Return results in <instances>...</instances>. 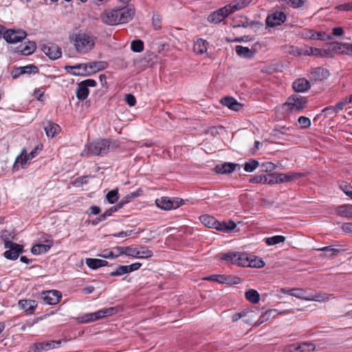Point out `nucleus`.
<instances>
[{
  "mask_svg": "<svg viewBox=\"0 0 352 352\" xmlns=\"http://www.w3.org/2000/svg\"><path fill=\"white\" fill-rule=\"evenodd\" d=\"M29 160H28L27 151L25 148H23L21 151L20 155H19L15 160L14 167L17 168L19 166H21V168H23L25 166V165L26 164L27 162Z\"/></svg>",
  "mask_w": 352,
  "mask_h": 352,
  "instance_id": "obj_35",
  "label": "nucleus"
},
{
  "mask_svg": "<svg viewBox=\"0 0 352 352\" xmlns=\"http://www.w3.org/2000/svg\"><path fill=\"white\" fill-rule=\"evenodd\" d=\"M46 243H47V244L38 243V244H36V245H33L31 248L32 253L33 254L38 255V254H41L43 253H45L47 251H49L50 249L53 245V241L51 240H47V241H46Z\"/></svg>",
  "mask_w": 352,
  "mask_h": 352,
  "instance_id": "obj_21",
  "label": "nucleus"
},
{
  "mask_svg": "<svg viewBox=\"0 0 352 352\" xmlns=\"http://www.w3.org/2000/svg\"><path fill=\"white\" fill-rule=\"evenodd\" d=\"M292 48V51H290V53L295 54L296 52L298 55L304 54L308 56H322L323 52L322 50L315 47H309L303 52H300L297 48L294 49L293 47Z\"/></svg>",
  "mask_w": 352,
  "mask_h": 352,
  "instance_id": "obj_31",
  "label": "nucleus"
},
{
  "mask_svg": "<svg viewBox=\"0 0 352 352\" xmlns=\"http://www.w3.org/2000/svg\"><path fill=\"white\" fill-rule=\"evenodd\" d=\"M300 36L304 39H310L313 36V30L309 29H304L300 32Z\"/></svg>",
  "mask_w": 352,
  "mask_h": 352,
  "instance_id": "obj_63",
  "label": "nucleus"
},
{
  "mask_svg": "<svg viewBox=\"0 0 352 352\" xmlns=\"http://www.w3.org/2000/svg\"><path fill=\"white\" fill-rule=\"evenodd\" d=\"M307 102L306 97L293 94L287 98L284 107L292 112H300L307 107Z\"/></svg>",
  "mask_w": 352,
  "mask_h": 352,
  "instance_id": "obj_4",
  "label": "nucleus"
},
{
  "mask_svg": "<svg viewBox=\"0 0 352 352\" xmlns=\"http://www.w3.org/2000/svg\"><path fill=\"white\" fill-rule=\"evenodd\" d=\"M3 38L8 43L15 44L26 37V32L22 30H8L2 34Z\"/></svg>",
  "mask_w": 352,
  "mask_h": 352,
  "instance_id": "obj_6",
  "label": "nucleus"
},
{
  "mask_svg": "<svg viewBox=\"0 0 352 352\" xmlns=\"http://www.w3.org/2000/svg\"><path fill=\"white\" fill-rule=\"evenodd\" d=\"M124 252V255L129 257L137 258V253H138V248H133L131 246H127L125 247Z\"/></svg>",
  "mask_w": 352,
  "mask_h": 352,
  "instance_id": "obj_53",
  "label": "nucleus"
},
{
  "mask_svg": "<svg viewBox=\"0 0 352 352\" xmlns=\"http://www.w3.org/2000/svg\"><path fill=\"white\" fill-rule=\"evenodd\" d=\"M131 49L135 52H141L144 50V43L141 40L133 41L131 44Z\"/></svg>",
  "mask_w": 352,
  "mask_h": 352,
  "instance_id": "obj_47",
  "label": "nucleus"
},
{
  "mask_svg": "<svg viewBox=\"0 0 352 352\" xmlns=\"http://www.w3.org/2000/svg\"><path fill=\"white\" fill-rule=\"evenodd\" d=\"M110 142L107 139L98 140L90 142L86 145V148L82 151V155H103L109 152Z\"/></svg>",
  "mask_w": 352,
  "mask_h": 352,
  "instance_id": "obj_3",
  "label": "nucleus"
},
{
  "mask_svg": "<svg viewBox=\"0 0 352 352\" xmlns=\"http://www.w3.org/2000/svg\"><path fill=\"white\" fill-rule=\"evenodd\" d=\"M61 343V340H52L42 342H36L31 346V349L28 352H44L50 349H54L56 345Z\"/></svg>",
  "mask_w": 352,
  "mask_h": 352,
  "instance_id": "obj_10",
  "label": "nucleus"
},
{
  "mask_svg": "<svg viewBox=\"0 0 352 352\" xmlns=\"http://www.w3.org/2000/svg\"><path fill=\"white\" fill-rule=\"evenodd\" d=\"M304 346H308L309 349H302V352H311L314 351L316 349L314 344L305 342L298 344H293L287 346L286 348V352H299V349H302Z\"/></svg>",
  "mask_w": 352,
  "mask_h": 352,
  "instance_id": "obj_16",
  "label": "nucleus"
},
{
  "mask_svg": "<svg viewBox=\"0 0 352 352\" xmlns=\"http://www.w3.org/2000/svg\"><path fill=\"white\" fill-rule=\"evenodd\" d=\"M76 51L80 54H86L94 49L96 37L91 32L80 30L69 36Z\"/></svg>",
  "mask_w": 352,
  "mask_h": 352,
  "instance_id": "obj_1",
  "label": "nucleus"
},
{
  "mask_svg": "<svg viewBox=\"0 0 352 352\" xmlns=\"http://www.w3.org/2000/svg\"><path fill=\"white\" fill-rule=\"evenodd\" d=\"M292 87L296 92H305L310 88V82L305 78H298L293 82Z\"/></svg>",
  "mask_w": 352,
  "mask_h": 352,
  "instance_id": "obj_23",
  "label": "nucleus"
},
{
  "mask_svg": "<svg viewBox=\"0 0 352 352\" xmlns=\"http://www.w3.org/2000/svg\"><path fill=\"white\" fill-rule=\"evenodd\" d=\"M86 264L91 269L96 270L99 267L107 265L108 262L105 260L99 258H89L86 259Z\"/></svg>",
  "mask_w": 352,
  "mask_h": 352,
  "instance_id": "obj_33",
  "label": "nucleus"
},
{
  "mask_svg": "<svg viewBox=\"0 0 352 352\" xmlns=\"http://www.w3.org/2000/svg\"><path fill=\"white\" fill-rule=\"evenodd\" d=\"M199 220L201 223L208 228H213L218 230V228L220 226V222L216 220V219L208 214H203L200 216Z\"/></svg>",
  "mask_w": 352,
  "mask_h": 352,
  "instance_id": "obj_22",
  "label": "nucleus"
},
{
  "mask_svg": "<svg viewBox=\"0 0 352 352\" xmlns=\"http://www.w3.org/2000/svg\"><path fill=\"white\" fill-rule=\"evenodd\" d=\"M5 248L8 249L6 250L3 255L10 260H16L18 258L20 254L23 252V246L12 241H6Z\"/></svg>",
  "mask_w": 352,
  "mask_h": 352,
  "instance_id": "obj_7",
  "label": "nucleus"
},
{
  "mask_svg": "<svg viewBox=\"0 0 352 352\" xmlns=\"http://www.w3.org/2000/svg\"><path fill=\"white\" fill-rule=\"evenodd\" d=\"M62 298V294L58 290H49L43 293V300L45 304L47 305H56Z\"/></svg>",
  "mask_w": 352,
  "mask_h": 352,
  "instance_id": "obj_11",
  "label": "nucleus"
},
{
  "mask_svg": "<svg viewBox=\"0 0 352 352\" xmlns=\"http://www.w3.org/2000/svg\"><path fill=\"white\" fill-rule=\"evenodd\" d=\"M118 12L120 23H125L133 19L135 10L133 7L129 6L124 8L118 9Z\"/></svg>",
  "mask_w": 352,
  "mask_h": 352,
  "instance_id": "obj_15",
  "label": "nucleus"
},
{
  "mask_svg": "<svg viewBox=\"0 0 352 352\" xmlns=\"http://www.w3.org/2000/svg\"><path fill=\"white\" fill-rule=\"evenodd\" d=\"M286 15L283 12H275L268 15L266 23L270 27L280 25L285 22Z\"/></svg>",
  "mask_w": 352,
  "mask_h": 352,
  "instance_id": "obj_13",
  "label": "nucleus"
},
{
  "mask_svg": "<svg viewBox=\"0 0 352 352\" xmlns=\"http://www.w3.org/2000/svg\"><path fill=\"white\" fill-rule=\"evenodd\" d=\"M223 106L228 107L230 109L239 111L242 109L243 105L238 102L236 99L232 97H225L221 100Z\"/></svg>",
  "mask_w": 352,
  "mask_h": 352,
  "instance_id": "obj_20",
  "label": "nucleus"
},
{
  "mask_svg": "<svg viewBox=\"0 0 352 352\" xmlns=\"http://www.w3.org/2000/svg\"><path fill=\"white\" fill-rule=\"evenodd\" d=\"M336 8L340 11H352V1L338 5Z\"/></svg>",
  "mask_w": 352,
  "mask_h": 352,
  "instance_id": "obj_59",
  "label": "nucleus"
},
{
  "mask_svg": "<svg viewBox=\"0 0 352 352\" xmlns=\"http://www.w3.org/2000/svg\"><path fill=\"white\" fill-rule=\"evenodd\" d=\"M207 280L214 281L219 283L227 285H238L241 283L240 278L236 276H225V275H212L205 278Z\"/></svg>",
  "mask_w": 352,
  "mask_h": 352,
  "instance_id": "obj_9",
  "label": "nucleus"
},
{
  "mask_svg": "<svg viewBox=\"0 0 352 352\" xmlns=\"http://www.w3.org/2000/svg\"><path fill=\"white\" fill-rule=\"evenodd\" d=\"M106 198L109 204H114L116 203L118 199H119V193L118 190L113 189L110 190L107 195Z\"/></svg>",
  "mask_w": 352,
  "mask_h": 352,
  "instance_id": "obj_43",
  "label": "nucleus"
},
{
  "mask_svg": "<svg viewBox=\"0 0 352 352\" xmlns=\"http://www.w3.org/2000/svg\"><path fill=\"white\" fill-rule=\"evenodd\" d=\"M125 247L116 246L113 248V252L114 258H116L120 255L124 254Z\"/></svg>",
  "mask_w": 352,
  "mask_h": 352,
  "instance_id": "obj_62",
  "label": "nucleus"
},
{
  "mask_svg": "<svg viewBox=\"0 0 352 352\" xmlns=\"http://www.w3.org/2000/svg\"><path fill=\"white\" fill-rule=\"evenodd\" d=\"M118 309L115 307L100 309L95 312L96 318L98 320L104 318L107 316H113L115 314H116L118 312Z\"/></svg>",
  "mask_w": 352,
  "mask_h": 352,
  "instance_id": "obj_28",
  "label": "nucleus"
},
{
  "mask_svg": "<svg viewBox=\"0 0 352 352\" xmlns=\"http://www.w3.org/2000/svg\"><path fill=\"white\" fill-rule=\"evenodd\" d=\"M77 320L80 323H89L93 322L90 313L82 314L77 318Z\"/></svg>",
  "mask_w": 352,
  "mask_h": 352,
  "instance_id": "obj_54",
  "label": "nucleus"
},
{
  "mask_svg": "<svg viewBox=\"0 0 352 352\" xmlns=\"http://www.w3.org/2000/svg\"><path fill=\"white\" fill-rule=\"evenodd\" d=\"M36 48V43L33 41H29L25 47L21 50V52L23 55H30L35 51Z\"/></svg>",
  "mask_w": 352,
  "mask_h": 352,
  "instance_id": "obj_42",
  "label": "nucleus"
},
{
  "mask_svg": "<svg viewBox=\"0 0 352 352\" xmlns=\"http://www.w3.org/2000/svg\"><path fill=\"white\" fill-rule=\"evenodd\" d=\"M264 184H277V182H276L275 173L265 175Z\"/></svg>",
  "mask_w": 352,
  "mask_h": 352,
  "instance_id": "obj_58",
  "label": "nucleus"
},
{
  "mask_svg": "<svg viewBox=\"0 0 352 352\" xmlns=\"http://www.w3.org/2000/svg\"><path fill=\"white\" fill-rule=\"evenodd\" d=\"M44 129L46 135L49 138H54L60 131V126L52 122V121H47L44 125Z\"/></svg>",
  "mask_w": 352,
  "mask_h": 352,
  "instance_id": "obj_26",
  "label": "nucleus"
},
{
  "mask_svg": "<svg viewBox=\"0 0 352 352\" xmlns=\"http://www.w3.org/2000/svg\"><path fill=\"white\" fill-rule=\"evenodd\" d=\"M276 312V310L275 309H270L269 311H267L266 312H265L263 314H262L259 319L258 320V321L255 323V324L256 325H259L262 323H263L264 322L268 320L270 318V316Z\"/></svg>",
  "mask_w": 352,
  "mask_h": 352,
  "instance_id": "obj_49",
  "label": "nucleus"
},
{
  "mask_svg": "<svg viewBox=\"0 0 352 352\" xmlns=\"http://www.w3.org/2000/svg\"><path fill=\"white\" fill-rule=\"evenodd\" d=\"M36 72H38L37 67H36L34 65H30L20 67L14 69L12 72V77L13 78H17L23 74H30L32 73L35 74Z\"/></svg>",
  "mask_w": 352,
  "mask_h": 352,
  "instance_id": "obj_17",
  "label": "nucleus"
},
{
  "mask_svg": "<svg viewBox=\"0 0 352 352\" xmlns=\"http://www.w3.org/2000/svg\"><path fill=\"white\" fill-rule=\"evenodd\" d=\"M292 296H294L299 299H304L307 300L308 296H305V292L302 289L300 288H292Z\"/></svg>",
  "mask_w": 352,
  "mask_h": 352,
  "instance_id": "obj_48",
  "label": "nucleus"
},
{
  "mask_svg": "<svg viewBox=\"0 0 352 352\" xmlns=\"http://www.w3.org/2000/svg\"><path fill=\"white\" fill-rule=\"evenodd\" d=\"M141 192H142V190L141 189H138L137 191L135 192H132L128 195H126V196H124L119 202L118 204H120V206L123 208L124 206H125L126 204H127L128 203H129L131 200H133V199L139 197L140 195H141Z\"/></svg>",
  "mask_w": 352,
  "mask_h": 352,
  "instance_id": "obj_36",
  "label": "nucleus"
},
{
  "mask_svg": "<svg viewBox=\"0 0 352 352\" xmlns=\"http://www.w3.org/2000/svg\"><path fill=\"white\" fill-rule=\"evenodd\" d=\"M301 173H294V172H289L287 173H283V178L285 182H289L291 181H293L296 179L300 178L302 177Z\"/></svg>",
  "mask_w": 352,
  "mask_h": 352,
  "instance_id": "obj_51",
  "label": "nucleus"
},
{
  "mask_svg": "<svg viewBox=\"0 0 352 352\" xmlns=\"http://www.w3.org/2000/svg\"><path fill=\"white\" fill-rule=\"evenodd\" d=\"M101 19L103 23L109 25L120 24L118 10H110L104 12L101 15Z\"/></svg>",
  "mask_w": 352,
  "mask_h": 352,
  "instance_id": "obj_12",
  "label": "nucleus"
},
{
  "mask_svg": "<svg viewBox=\"0 0 352 352\" xmlns=\"http://www.w3.org/2000/svg\"><path fill=\"white\" fill-rule=\"evenodd\" d=\"M245 298L249 302L253 304H256L260 300V295L258 292L252 289L245 292Z\"/></svg>",
  "mask_w": 352,
  "mask_h": 352,
  "instance_id": "obj_38",
  "label": "nucleus"
},
{
  "mask_svg": "<svg viewBox=\"0 0 352 352\" xmlns=\"http://www.w3.org/2000/svg\"><path fill=\"white\" fill-rule=\"evenodd\" d=\"M235 51L239 56L247 59H252L255 56L254 50L249 49L247 47H243L242 45H236L235 47Z\"/></svg>",
  "mask_w": 352,
  "mask_h": 352,
  "instance_id": "obj_24",
  "label": "nucleus"
},
{
  "mask_svg": "<svg viewBox=\"0 0 352 352\" xmlns=\"http://www.w3.org/2000/svg\"><path fill=\"white\" fill-rule=\"evenodd\" d=\"M337 214L340 217L352 219V205H342L337 208Z\"/></svg>",
  "mask_w": 352,
  "mask_h": 352,
  "instance_id": "obj_32",
  "label": "nucleus"
},
{
  "mask_svg": "<svg viewBox=\"0 0 352 352\" xmlns=\"http://www.w3.org/2000/svg\"><path fill=\"white\" fill-rule=\"evenodd\" d=\"M298 122L301 127L304 129L308 128L311 125V120L309 118L305 116L299 117Z\"/></svg>",
  "mask_w": 352,
  "mask_h": 352,
  "instance_id": "obj_55",
  "label": "nucleus"
},
{
  "mask_svg": "<svg viewBox=\"0 0 352 352\" xmlns=\"http://www.w3.org/2000/svg\"><path fill=\"white\" fill-rule=\"evenodd\" d=\"M86 65L87 67V74L89 75L91 73H96L105 69L107 64L104 61H94L86 63Z\"/></svg>",
  "mask_w": 352,
  "mask_h": 352,
  "instance_id": "obj_25",
  "label": "nucleus"
},
{
  "mask_svg": "<svg viewBox=\"0 0 352 352\" xmlns=\"http://www.w3.org/2000/svg\"><path fill=\"white\" fill-rule=\"evenodd\" d=\"M330 295L326 293H318L315 295H312L308 296L307 300L309 301H316L320 302H324L328 301L329 299Z\"/></svg>",
  "mask_w": 352,
  "mask_h": 352,
  "instance_id": "obj_39",
  "label": "nucleus"
},
{
  "mask_svg": "<svg viewBox=\"0 0 352 352\" xmlns=\"http://www.w3.org/2000/svg\"><path fill=\"white\" fill-rule=\"evenodd\" d=\"M137 258H148L153 256V252L145 247L138 248Z\"/></svg>",
  "mask_w": 352,
  "mask_h": 352,
  "instance_id": "obj_40",
  "label": "nucleus"
},
{
  "mask_svg": "<svg viewBox=\"0 0 352 352\" xmlns=\"http://www.w3.org/2000/svg\"><path fill=\"white\" fill-rule=\"evenodd\" d=\"M250 267L261 268L264 267L265 263L261 259L256 258L252 255H250Z\"/></svg>",
  "mask_w": 352,
  "mask_h": 352,
  "instance_id": "obj_46",
  "label": "nucleus"
},
{
  "mask_svg": "<svg viewBox=\"0 0 352 352\" xmlns=\"http://www.w3.org/2000/svg\"><path fill=\"white\" fill-rule=\"evenodd\" d=\"M18 305L21 309L24 310L28 314H32L37 307L38 303L34 300L23 299L19 301Z\"/></svg>",
  "mask_w": 352,
  "mask_h": 352,
  "instance_id": "obj_18",
  "label": "nucleus"
},
{
  "mask_svg": "<svg viewBox=\"0 0 352 352\" xmlns=\"http://www.w3.org/2000/svg\"><path fill=\"white\" fill-rule=\"evenodd\" d=\"M235 228L236 223L232 221H229L228 223L220 222V226L218 228V230L228 232L234 230Z\"/></svg>",
  "mask_w": 352,
  "mask_h": 352,
  "instance_id": "obj_44",
  "label": "nucleus"
},
{
  "mask_svg": "<svg viewBox=\"0 0 352 352\" xmlns=\"http://www.w3.org/2000/svg\"><path fill=\"white\" fill-rule=\"evenodd\" d=\"M338 111V109L336 108H335V105L325 107L322 110V112L324 113L325 116L336 115V113Z\"/></svg>",
  "mask_w": 352,
  "mask_h": 352,
  "instance_id": "obj_60",
  "label": "nucleus"
},
{
  "mask_svg": "<svg viewBox=\"0 0 352 352\" xmlns=\"http://www.w3.org/2000/svg\"><path fill=\"white\" fill-rule=\"evenodd\" d=\"M320 250L325 252H331L330 256L337 255L340 250L338 248H335L333 246H326L320 249Z\"/></svg>",
  "mask_w": 352,
  "mask_h": 352,
  "instance_id": "obj_56",
  "label": "nucleus"
},
{
  "mask_svg": "<svg viewBox=\"0 0 352 352\" xmlns=\"http://www.w3.org/2000/svg\"><path fill=\"white\" fill-rule=\"evenodd\" d=\"M239 252H230L227 253H221L219 256L222 261L230 262L233 265H236L237 257L239 256Z\"/></svg>",
  "mask_w": 352,
  "mask_h": 352,
  "instance_id": "obj_34",
  "label": "nucleus"
},
{
  "mask_svg": "<svg viewBox=\"0 0 352 352\" xmlns=\"http://www.w3.org/2000/svg\"><path fill=\"white\" fill-rule=\"evenodd\" d=\"M126 274L128 273L125 265H119L116 270L111 272L109 275L111 276H119Z\"/></svg>",
  "mask_w": 352,
  "mask_h": 352,
  "instance_id": "obj_52",
  "label": "nucleus"
},
{
  "mask_svg": "<svg viewBox=\"0 0 352 352\" xmlns=\"http://www.w3.org/2000/svg\"><path fill=\"white\" fill-rule=\"evenodd\" d=\"M334 50L342 54L351 55L352 54V43H337Z\"/></svg>",
  "mask_w": 352,
  "mask_h": 352,
  "instance_id": "obj_30",
  "label": "nucleus"
},
{
  "mask_svg": "<svg viewBox=\"0 0 352 352\" xmlns=\"http://www.w3.org/2000/svg\"><path fill=\"white\" fill-rule=\"evenodd\" d=\"M155 203L158 208L165 210H170L176 209L184 204V200L177 197H163L160 199H157Z\"/></svg>",
  "mask_w": 352,
  "mask_h": 352,
  "instance_id": "obj_5",
  "label": "nucleus"
},
{
  "mask_svg": "<svg viewBox=\"0 0 352 352\" xmlns=\"http://www.w3.org/2000/svg\"><path fill=\"white\" fill-rule=\"evenodd\" d=\"M96 82L93 79H87L78 83L77 89L76 91V97L79 100H85L89 94V87H95Z\"/></svg>",
  "mask_w": 352,
  "mask_h": 352,
  "instance_id": "obj_8",
  "label": "nucleus"
},
{
  "mask_svg": "<svg viewBox=\"0 0 352 352\" xmlns=\"http://www.w3.org/2000/svg\"><path fill=\"white\" fill-rule=\"evenodd\" d=\"M252 0H236L211 13L208 21L210 23H219L229 14L248 6Z\"/></svg>",
  "mask_w": 352,
  "mask_h": 352,
  "instance_id": "obj_2",
  "label": "nucleus"
},
{
  "mask_svg": "<svg viewBox=\"0 0 352 352\" xmlns=\"http://www.w3.org/2000/svg\"><path fill=\"white\" fill-rule=\"evenodd\" d=\"M66 69L68 72L74 76H86L87 74V67L85 64H78L74 66H67Z\"/></svg>",
  "mask_w": 352,
  "mask_h": 352,
  "instance_id": "obj_19",
  "label": "nucleus"
},
{
  "mask_svg": "<svg viewBox=\"0 0 352 352\" xmlns=\"http://www.w3.org/2000/svg\"><path fill=\"white\" fill-rule=\"evenodd\" d=\"M349 104V102L348 98L346 97V98H343L341 101L338 102L335 105V108H336L338 109V111H340L344 109V107Z\"/></svg>",
  "mask_w": 352,
  "mask_h": 352,
  "instance_id": "obj_61",
  "label": "nucleus"
},
{
  "mask_svg": "<svg viewBox=\"0 0 352 352\" xmlns=\"http://www.w3.org/2000/svg\"><path fill=\"white\" fill-rule=\"evenodd\" d=\"M44 90L43 88L38 89L34 91V96L39 101L44 100Z\"/></svg>",
  "mask_w": 352,
  "mask_h": 352,
  "instance_id": "obj_64",
  "label": "nucleus"
},
{
  "mask_svg": "<svg viewBox=\"0 0 352 352\" xmlns=\"http://www.w3.org/2000/svg\"><path fill=\"white\" fill-rule=\"evenodd\" d=\"M259 165L258 161L255 160H251L249 162H246L244 165V170L246 172L251 173L253 172Z\"/></svg>",
  "mask_w": 352,
  "mask_h": 352,
  "instance_id": "obj_45",
  "label": "nucleus"
},
{
  "mask_svg": "<svg viewBox=\"0 0 352 352\" xmlns=\"http://www.w3.org/2000/svg\"><path fill=\"white\" fill-rule=\"evenodd\" d=\"M237 164L234 163L226 162L223 164L217 165L215 167V170L219 174L230 173L234 170Z\"/></svg>",
  "mask_w": 352,
  "mask_h": 352,
  "instance_id": "obj_29",
  "label": "nucleus"
},
{
  "mask_svg": "<svg viewBox=\"0 0 352 352\" xmlns=\"http://www.w3.org/2000/svg\"><path fill=\"white\" fill-rule=\"evenodd\" d=\"M42 51L52 60L58 59L62 55L61 49L55 44L43 45Z\"/></svg>",
  "mask_w": 352,
  "mask_h": 352,
  "instance_id": "obj_14",
  "label": "nucleus"
},
{
  "mask_svg": "<svg viewBox=\"0 0 352 352\" xmlns=\"http://www.w3.org/2000/svg\"><path fill=\"white\" fill-rule=\"evenodd\" d=\"M268 245H274L285 241V237L281 235H276L265 239Z\"/></svg>",
  "mask_w": 352,
  "mask_h": 352,
  "instance_id": "obj_41",
  "label": "nucleus"
},
{
  "mask_svg": "<svg viewBox=\"0 0 352 352\" xmlns=\"http://www.w3.org/2000/svg\"><path fill=\"white\" fill-rule=\"evenodd\" d=\"M250 255L245 252H239V256L237 257L236 265L240 267H249L250 263Z\"/></svg>",
  "mask_w": 352,
  "mask_h": 352,
  "instance_id": "obj_37",
  "label": "nucleus"
},
{
  "mask_svg": "<svg viewBox=\"0 0 352 352\" xmlns=\"http://www.w3.org/2000/svg\"><path fill=\"white\" fill-rule=\"evenodd\" d=\"M122 207L118 203L116 206H113L107 210L103 214H101L102 219H106L108 217H110L113 212H117L118 210L121 209Z\"/></svg>",
  "mask_w": 352,
  "mask_h": 352,
  "instance_id": "obj_50",
  "label": "nucleus"
},
{
  "mask_svg": "<svg viewBox=\"0 0 352 352\" xmlns=\"http://www.w3.org/2000/svg\"><path fill=\"white\" fill-rule=\"evenodd\" d=\"M208 43L203 38H197L194 42V52L197 54L207 52Z\"/></svg>",
  "mask_w": 352,
  "mask_h": 352,
  "instance_id": "obj_27",
  "label": "nucleus"
},
{
  "mask_svg": "<svg viewBox=\"0 0 352 352\" xmlns=\"http://www.w3.org/2000/svg\"><path fill=\"white\" fill-rule=\"evenodd\" d=\"M99 256L104 258H113V252L112 249H106L102 251V252L98 254Z\"/></svg>",
  "mask_w": 352,
  "mask_h": 352,
  "instance_id": "obj_57",
  "label": "nucleus"
}]
</instances>
